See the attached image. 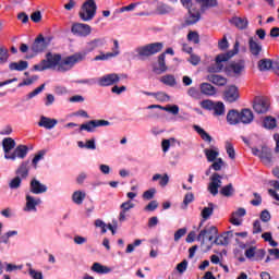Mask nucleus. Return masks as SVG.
<instances>
[{"label": "nucleus", "instance_id": "32", "mask_svg": "<svg viewBox=\"0 0 279 279\" xmlns=\"http://www.w3.org/2000/svg\"><path fill=\"white\" fill-rule=\"evenodd\" d=\"M92 271H94L95 274H110V271H112V269L108 266H104L100 263H94L92 266Z\"/></svg>", "mask_w": 279, "mask_h": 279}, {"label": "nucleus", "instance_id": "7", "mask_svg": "<svg viewBox=\"0 0 279 279\" xmlns=\"http://www.w3.org/2000/svg\"><path fill=\"white\" fill-rule=\"evenodd\" d=\"M252 154L257 156L266 166H269L272 162L271 149H269L267 146H263L260 149L253 148Z\"/></svg>", "mask_w": 279, "mask_h": 279}, {"label": "nucleus", "instance_id": "42", "mask_svg": "<svg viewBox=\"0 0 279 279\" xmlns=\"http://www.w3.org/2000/svg\"><path fill=\"white\" fill-rule=\"evenodd\" d=\"M214 210H215V205H213V203H209L208 207H204V209L202 210L203 219H209Z\"/></svg>", "mask_w": 279, "mask_h": 279}, {"label": "nucleus", "instance_id": "40", "mask_svg": "<svg viewBox=\"0 0 279 279\" xmlns=\"http://www.w3.org/2000/svg\"><path fill=\"white\" fill-rule=\"evenodd\" d=\"M157 180L159 181L160 186H167L169 184V175L168 174H155L153 175V182H157Z\"/></svg>", "mask_w": 279, "mask_h": 279}, {"label": "nucleus", "instance_id": "48", "mask_svg": "<svg viewBox=\"0 0 279 279\" xmlns=\"http://www.w3.org/2000/svg\"><path fill=\"white\" fill-rule=\"evenodd\" d=\"M153 97H155V99H157L161 104L165 101H169V99H170L169 95H167L165 92L155 93V94H153Z\"/></svg>", "mask_w": 279, "mask_h": 279}, {"label": "nucleus", "instance_id": "13", "mask_svg": "<svg viewBox=\"0 0 279 279\" xmlns=\"http://www.w3.org/2000/svg\"><path fill=\"white\" fill-rule=\"evenodd\" d=\"M210 180L211 182L208 185V191L215 196L219 193V189H221V175H219V173H214L210 177Z\"/></svg>", "mask_w": 279, "mask_h": 279}, {"label": "nucleus", "instance_id": "14", "mask_svg": "<svg viewBox=\"0 0 279 279\" xmlns=\"http://www.w3.org/2000/svg\"><path fill=\"white\" fill-rule=\"evenodd\" d=\"M119 74H107L98 80L99 86H112L119 82Z\"/></svg>", "mask_w": 279, "mask_h": 279}, {"label": "nucleus", "instance_id": "23", "mask_svg": "<svg viewBox=\"0 0 279 279\" xmlns=\"http://www.w3.org/2000/svg\"><path fill=\"white\" fill-rule=\"evenodd\" d=\"M199 92L201 95H205L206 97H214V95H217V88L210 83H202L199 85Z\"/></svg>", "mask_w": 279, "mask_h": 279}, {"label": "nucleus", "instance_id": "21", "mask_svg": "<svg viewBox=\"0 0 279 279\" xmlns=\"http://www.w3.org/2000/svg\"><path fill=\"white\" fill-rule=\"evenodd\" d=\"M38 125L46 130H53V128L58 125V120L41 116Z\"/></svg>", "mask_w": 279, "mask_h": 279}, {"label": "nucleus", "instance_id": "20", "mask_svg": "<svg viewBox=\"0 0 279 279\" xmlns=\"http://www.w3.org/2000/svg\"><path fill=\"white\" fill-rule=\"evenodd\" d=\"M105 43H106L105 39L96 38L87 43L85 51L76 52V53H85V57H86V54L90 53V51H95L97 47H104Z\"/></svg>", "mask_w": 279, "mask_h": 279}, {"label": "nucleus", "instance_id": "62", "mask_svg": "<svg viewBox=\"0 0 279 279\" xmlns=\"http://www.w3.org/2000/svg\"><path fill=\"white\" fill-rule=\"evenodd\" d=\"M265 254H266L265 250L256 248L255 256H254L255 260H263V258H265Z\"/></svg>", "mask_w": 279, "mask_h": 279}, {"label": "nucleus", "instance_id": "44", "mask_svg": "<svg viewBox=\"0 0 279 279\" xmlns=\"http://www.w3.org/2000/svg\"><path fill=\"white\" fill-rule=\"evenodd\" d=\"M113 45H114V48L112 49V52L105 53L106 60H110V58H117V56H119V53H120V51H119V41L114 40Z\"/></svg>", "mask_w": 279, "mask_h": 279}, {"label": "nucleus", "instance_id": "63", "mask_svg": "<svg viewBox=\"0 0 279 279\" xmlns=\"http://www.w3.org/2000/svg\"><path fill=\"white\" fill-rule=\"evenodd\" d=\"M28 274L33 279H43V272L36 271L33 268H29Z\"/></svg>", "mask_w": 279, "mask_h": 279}, {"label": "nucleus", "instance_id": "1", "mask_svg": "<svg viewBox=\"0 0 279 279\" xmlns=\"http://www.w3.org/2000/svg\"><path fill=\"white\" fill-rule=\"evenodd\" d=\"M86 59V53H74L72 56L62 59V56L58 53L48 52L46 58L43 59L38 64L33 66L34 71H47L52 69L59 73H66L71 71L77 62H82Z\"/></svg>", "mask_w": 279, "mask_h": 279}, {"label": "nucleus", "instance_id": "43", "mask_svg": "<svg viewBox=\"0 0 279 279\" xmlns=\"http://www.w3.org/2000/svg\"><path fill=\"white\" fill-rule=\"evenodd\" d=\"M10 58V52L8 48L0 46V64H5Z\"/></svg>", "mask_w": 279, "mask_h": 279}, {"label": "nucleus", "instance_id": "16", "mask_svg": "<svg viewBox=\"0 0 279 279\" xmlns=\"http://www.w3.org/2000/svg\"><path fill=\"white\" fill-rule=\"evenodd\" d=\"M165 58H166V54L161 53L158 57L157 64L154 65V68H153L154 73H157V75H162V73H167V71L169 69L167 66V63L165 62Z\"/></svg>", "mask_w": 279, "mask_h": 279}, {"label": "nucleus", "instance_id": "17", "mask_svg": "<svg viewBox=\"0 0 279 279\" xmlns=\"http://www.w3.org/2000/svg\"><path fill=\"white\" fill-rule=\"evenodd\" d=\"M17 178L25 180L29 175V160L22 161L15 170Z\"/></svg>", "mask_w": 279, "mask_h": 279}, {"label": "nucleus", "instance_id": "15", "mask_svg": "<svg viewBox=\"0 0 279 279\" xmlns=\"http://www.w3.org/2000/svg\"><path fill=\"white\" fill-rule=\"evenodd\" d=\"M189 14L185 17V25H195V23H198L199 19H202V13H199V10L197 9H187Z\"/></svg>", "mask_w": 279, "mask_h": 279}, {"label": "nucleus", "instance_id": "55", "mask_svg": "<svg viewBox=\"0 0 279 279\" xmlns=\"http://www.w3.org/2000/svg\"><path fill=\"white\" fill-rule=\"evenodd\" d=\"M187 62H191L193 66H197L202 62V57L191 53L190 58L187 59Z\"/></svg>", "mask_w": 279, "mask_h": 279}, {"label": "nucleus", "instance_id": "12", "mask_svg": "<svg viewBox=\"0 0 279 279\" xmlns=\"http://www.w3.org/2000/svg\"><path fill=\"white\" fill-rule=\"evenodd\" d=\"M213 233L217 234V227L205 228L201 230L199 234L197 235V241L204 245V243H206V239H208V241H213Z\"/></svg>", "mask_w": 279, "mask_h": 279}, {"label": "nucleus", "instance_id": "39", "mask_svg": "<svg viewBox=\"0 0 279 279\" xmlns=\"http://www.w3.org/2000/svg\"><path fill=\"white\" fill-rule=\"evenodd\" d=\"M160 82L166 86H175V76L167 74L160 77Z\"/></svg>", "mask_w": 279, "mask_h": 279}, {"label": "nucleus", "instance_id": "50", "mask_svg": "<svg viewBox=\"0 0 279 279\" xmlns=\"http://www.w3.org/2000/svg\"><path fill=\"white\" fill-rule=\"evenodd\" d=\"M21 182H23V179L16 175L11 180L9 186L10 189H21Z\"/></svg>", "mask_w": 279, "mask_h": 279}, {"label": "nucleus", "instance_id": "29", "mask_svg": "<svg viewBox=\"0 0 279 279\" xmlns=\"http://www.w3.org/2000/svg\"><path fill=\"white\" fill-rule=\"evenodd\" d=\"M229 71H232L234 75H241L243 71H245V62L239 61V62H233L228 66Z\"/></svg>", "mask_w": 279, "mask_h": 279}, {"label": "nucleus", "instance_id": "38", "mask_svg": "<svg viewBox=\"0 0 279 279\" xmlns=\"http://www.w3.org/2000/svg\"><path fill=\"white\" fill-rule=\"evenodd\" d=\"M194 129H195V132L199 134L201 138H203L206 143H211L213 137L204 129L197 125H195Z\"/></svg>", "mask_w": 279, "mask_h": 279}, {"label": "nucleus", "instance_id": "51", "mask_svg": "<svg viewBox=\"0 0 279 279\" xmlns=\"http://www.w3.org/2000/svg\"><path fill=\"white\" fill-rule=\"evenodd\" d=\"M187 40H191L192 43H194V45H199V34H197V32L191 31L187 34Z\"/></svg>", "mask_w": 279, "mask_h": 279}, {"label": "nucleus", "instance_id": "33", "mask_svg": "<svg viewBox=\"0 0 279 279\" xmlns=\"http://www.w3.org/2000/svg\"><path fill=\"white\" fill-rule=\"evenodd\" d=\"M211 110L214 111L215 117H223V114H226V105L221 101H216L214 102Z\"/></svg>", "mask_w": 279, "mask_h": 279}, {"label": "nucleus", "instance_id": "10", "mask_svg": "<svg viewBox=\"0 0 279 279\" xmlns=\"http://www.w3.org/2000/svg\"><path fill=\"white\" fill-rule=\"evenodd\" d=\"M253 109L257 114H265L269 110V99L265 97L255 98Z\"/></svg>", "mask_w": 279, "mask_h": 279}, {"label": "nucleus", "instance_id": "28", "mask_svg": "<svg viewBox=\"0 0 279 279\" xmlns=\"http://www.w3.org/2000/svg\"><path fill=\"white\" fill-rule=\"evenodd\" d=\"M120 208H121V211L119 215V221L123 222L125 221V213L134 208V203H132V201H126L121 204Z\"/></svg>", "mask_w": 279, "mask_h": 279}, {"label": "nucleus", "instance_id": "59", "mask_svg": "<svg viewBox=\"0 0 279 279\" xmlns=\"http://www.w3.org/2000/svg\"><path fill=\"white\" fill-rule=\"evenodd\" d=\"M263 232V227L260 226V220H255L253 222V234H260Z\"/></svg>", "mask_w": 279, "mask_h": 279}, {"label": "nucleus", "instance_id": "58", "mask_svg": "<svg viewBox=\"0 0 279 279\" xmlns=\"http://www.w3.org/2000/svg\"><path fill=\"white\" fill-rule=\"evenodd\" d=\"M31 21H33V23H40V21H43V14L40 13V11L32 13Z\"/></svg>", "mask_w": 279, "mask_h": 279}, {"label": "nucleus", "instance_id": "30", "mask_svg": "<svg viewBox=\"0 0 279 279\" xmlns=\"http://www.w3.org/2000/svg\"><path fill=\"white\" fill-rule=\"evenodd\" d=\"M29 149L27 148L26 145H19L13 153H11V155H15V159L20 158L21 160H23V158H26L27 156V151Z\"/></svg>", "mask_w": 279, "mask_h": 279}, {"label": "nucleus", "instance_id": "61", "mask_svg": "<svg viewBox=\"0 0 279 279\" xmlns=\"http://www.w3.org/2000/svg\"><path fill=\"white\" fill-rule=\"evenodd\" d=\"M186 267H189V262L184 259L183 262L177 265V271H179V274H184V271H186Z\"/></svg>", "mask_w": 279, "mask_h": 279}, {"label": "nucleus", "instance_id": "25", "mask_svg": "<svg viewBox=\"0 0 279 279\" xmlns=\"http://www.w3.org/2000/svg\"><path fill=\"white\" fill-rule=\"evenodd\" d=\"M201 8V12L204 13L206 10H210V8H217L219 2L217 0H196Z\"/></svg>", "mask_w": 279, "mask_h": 279}, {"label": "nucleus", "instance_id": "46", "mask_svg": "<svg viewBox=\"0 0 279 279\" xmlns=\"http://www.w3.org/2000/svg\"><path fill=\"white\" fill-rule=\"evenodd\" d=\"M45 158V150H40L32 160L34 169H38V162Z\"/></svg>", "mask_w": 279, "mask_h": 279}, {"label": "nucleus", "instance_id": "27", "mask_svg": "<svg viewBox=\"0 0 279 279\" xmlns=\"http://www.w3.org/2000/svg\"><path fill=\"white\" fill-rule=\"evenodd\" d=\"M208 82L215 84L216 86H226L228 84V78L219 75V74H210L207 77Z\"/></svg>", "mask_w": 279, "mask_h": 279}, {"label": "nucleus", "instance_id": "52", "mask_svg": "<svg viewBox=\"0 0 279 279\" xmlns=\"http://www.w3.org/2000/svg\"><path fill=\"white\" fill-rule=\"evenodd\" d=\"M95 128L96 126L94 120H90L89 122L82 124L80 130H85L86 132H94Z\"/></svg>", "mask_w": 279, "mask_h": 279}, {"label": "nucleus", "instance_id": "64", "mask_svg": "<svg viewBox=\"0 0 279 279\" xmlns=\"http://www.w3.org/2000/svg\"><path fill=\"white\" fill-rule=\"evenodd\" d=\"M268 254L272 256L275 260H279V248H269Z\"/></svg>", "mask_w": 279, "mask_h": 279}, {"label": "nucleus", "instance_id": "57", "mask_svg": "<svg viewBox=\"0 0 279 279\" xmlns=\"http://www.w3.org/2000/svg\"><path fill=\"white\" fill-rule=\"evenodd\" d=\"M154 195H156V189H149L143 193V199H154Z\"/></svg>", "mask_w": 279, "mask_h": 279}, {"label": "nucleus", "instance_id": "8", "mask_svg": "<svg viewBox=\"0 0 279 279\" xmlns=\"http://www.w3.org/2000/svg\"><path fill=\"white\" fill-rule=\"evenodd\" d=\"M49 39L45 38L43 35H39L31 46V51L34 53V56H36V53H43V51L49 47Z\"/></svg>", "mask_w": 279, "mask_h": 279}, {"label": "nucleus", "instance_id": "56", "mask_svg": "<svg viewBox=\"0 0 279 279\" xmlns=\"http://www.w3.org/2000/svg\"><path fill=\"white\" fill-rule=\"evenodd\" d=\"M45 90V84L40 85L39 87L35 88L33 92H31L27 97L28 99H33V97H36V95H40Z\"/></svg>", "mask_w": 279, "mask_h": 279}, {"label": "nucleus", "instance_id": "2", "mask_svg": "<svg viewBox=\"0 0 279 279\" xmlns=\"http://www.w3.org/2000/svg\"><path fill=\"white\" fill-rule=\"evenodd\" d=\"M227 121L230 125H238V123L250 125L254 121V112L247 108L241 111L232 109L227 113Z\"/></svg>", "mask_w": 279, "mask_h": 279}, {"label": "nucleus", "instance_id": "47", "mask_svg": "<svg viewBox=\"0 0 279 279\" xmlns=\"http://www.w3.org/2000/svg\"><path fill=\"white\" fill-rule=\"evenodd\" d=\"M221 195L225 197H230L234 193V187H232V183L223 186L220 191Z\"/></svg>", "mask_w": 279, "mask_h": 279}, {"label": "nucleus", "instance_id": "60", "mask_svg": "<svg viewBox=\"0 0 279 279\" xmlns=\"http://www.w3.org/2000/svg\"><path fill=\"white\" fill-rule=\"evenodd\" d=\"M256 250H257L256 246H251L246 248L244 253L246 258H250V259L254 258V256L256 255Z\"/></svg>", "mask_w": 279, "mask_h": 279}, {"label": "nucleus", "instance_id": "36", "mask_svg": "<svg viewBox=\"0 0 279 279\" xmlns=\"http://www.w3.org/2000/svg\"><path fill=\"white\" fill-rule=\"evenodd\" d=\"M204 154H205L208 162H215L217 160L218 156H219V150L206 148L204 150Z\"/></svg>", "mask_w": 279, "mask_h": 279}, {"label": "nucleus", "instance_id": "35", "mask_svg": "<svg viewBox=\"0 0 279 279\" xmlns=\"http://www.w3.org/2000/svg\"><path fill=\"white\" fill-rule=\"evenodd\" d=\"M232 23L238 29H246L248 25L247 17H233Z\"/></svg>", "mask_w": 279, "mask_h": 279}, {"label": "nucleus", "instance_id": "26", "mask_svg": "<svg viewBox=\"0 0 279 279\" xmlns=\"http://www.w3.org/2000/svg\"><path fill=\"white\" fill-rule=\"evenodd\" d=\"M171 12H173V7L165 2H158L155 9V14L159 15L171 14Z\"/></svg>", "mask_w": 279, "mask_h": 279}, {"label": "nucleus", "instance_id": "41", "mask_svg": "<svg viewBox=\"0 0 279 279\" xmlns=\"http://www.w3.org/2000/svg\"><path fill=\"white\" fill-rule=\"evenodd\" d=\"M263 126L266 128V130H274V128H276V118L266 117Z\"/></svg>", "mask_w": 279, "mask_h": 279}, {"label": "nucleus", "instance_id": "22", "mask_svg": "<svg viewBox=\"0 0 279 279\" xmlns=\"http://www.w3.org/2000/svg\"><path fill=\"white\" fill-rule=\"evenodd\" d=\"M43 201H40V198H35L34 196L26 195V206L24 210L26 213H32V210L36 211V206H38Z\"/></svg>", "mask_w": 279, "mask_h": 279}, {"label": "nucleus", "instance_id": "53", "mask_svg": "<svg viewBox=\"0 0 279 279\" xmlns=\"http://www.w3.org/2000/svg\"><path fill=\"white\" fill-rule=\"evenodd\" d=\"M223 165H225L223 159L218 158L216 159V161L213 162V165L210 166V169H214V171H221Z\"/></svg>", "mask_w": 279, "mask_h": 279}, {"label": "nucleus", "instance_id": "19", "mask_svg": "<svg viewBox=\"0 0 279 279\" xmlns=\"http://www.w3.org/2000/svg\"><path fill=\"white\" fill-rule=\"evenodd\" d=\"M248 49L252 56H260V51H263V45L258 43V39L254 37L248 38Z\"/></svg>", "mask_w": 279, "mask_h": 279}, {"label": "nucleus", "instance_id": "9", "mask_svg": "<svg viewBox=\"0 0 279 279\" xmlns=\"http://www.w3.org/2000/svg\"><path fill=\"white\" fill-rule=\"evenodd\" d=\"M2 147L5 160H16V156L10 153L14 147H16V142L12 137H5L2 141Z\"/></svg>", "mask_w": 279, "mask_h": 279}, {"label": "nucleus", "instance_id": "4", "mask_svg": "<svg viewBox=\"0 0 279 279\" xmlns=\"http://www.w3.org/2000/svg\"><path fill=\"white\" fill-rule=\"evenodd\" d=\"M239 47H240V44H239V40H236L232 50L228 51L227 53L218 54L216 57V69H214L213 71L215 73H219V71L223 69V62H228L230 58H234V56L239 53Z\"/></svg>", "mask_w": 279, "mask_h": 279}, {"label": "nucleus", "instance_id": "6", "mask_svg": "<svg viewBox=\"0 0 279 279\" xmlns=\"http://www.w3.org/2000/svg\"><path fill=\"white\" fill-rule=\"evenodd\" d=\"M71 32L74 36H80L81 38H86V36H90L93 28L88 24L74 23V24H72Z\"/></svg>", "mask_w": 279, "mask_h": 279}, {"label": "nucleus", "instance_id": "11", "mask_svg": "<svg viewBox=\"0 0 279 279\" xmlns=\"http://www.w3.org/2000/svg\"><path fill=\"white\" fill-rule=\"evenodd\" d=\"M239 87L231 85L226 88L223 92V99L228 104H234V101H239Z\"/></svg>", "mask_w": 279, "mask_h": 279}, {"label": "nucleus", "instance_id": "34", "mask_svg": "<svg viewBox=\"0 0 279 279\" xmlns=\"http://www.w3.org/2000/svg\"><path fill=\"white\" fill-rule=\"evenodd\" d=\"M274 66V61L271 59H260L257 63L259 71H269Z\"/></svg>", "mask_w": 279, "mask_h": 279}, {"label": "nucleus", "instance_id": "45", "mask_svg": "<svg viewBox=\"0 0 279 279\" xmlns=\"http://www.w3.org/2000/svg\"><path fill=\"white\" fill-rule=\"evenodd\" d=\"M187 95H189L190 97H192V99H196V100L202 99V92L198 90V89L195 88V87L189 88Z\"/></svg>", "mask_w": 279, "mask_h": 279}, {"label": "nucleus", "instance_id": "31", "mask_svg": "<svg viewBox=\"0 0 279 279\" xmlns=\"http://www.w3.org/2000/svg\"><path fill=\"white\" fill-rule=\"evenodd\" d=\"M29 66V63L27 61H19V62H11L9 64L10 71H25Z\"/></svg>", "mask_w": 279, "mask_h": 279}, {"label": "nucleus", "instance_id": "37", "mask_svg": "<svg viewBox=\"0 0 279 279\" xmlns=\"http://www.w3.org/2000/svg\"><path fill=\"white\" fill-rule=\"evenodd\" d=\"M84 199H86V193L82 191H76L72 195V201L74 204H77L78 206L83 204Z\"/></svg>", "mask_w": 279, "mask_h": 279}, {"label": "nucleus", "instance_id": "24", "mask_svg": "<svg viewBox=\"0 0 279 279\" xmlns=\"http://www.w3.org/2000/svg\"><path fill=\"white\" fill-rule=\"evenodd\" d=\"M232 236H234V232L227 231V232L218 235L215 239V243H216V245H228V243H230V239H232Z\"/></svg>", "mask_w": 279, "mask_h": 279}, {"label": "nucleus", "instance_id": "18", "mask_svg": "<svg viewBox=\"0 0 279 279\" xmlns=\"http://www.w3.org/2000/svg\"><path fill=\"white\" fill-rule=\"evenodd\" d=\"M31 193H34L35 195L47 193V185L40 183L37 179H33L31 181Z\"/></svg>", "mask_w": 279, "mask_h": 279}, {"label": "nucleus", "instance_id": "5", "mask_svg": "<svg viewBox=\"0 0 279 279\" xmlns=\"http://www.w3.org/2000/svg\"><path fill=\"white\" fill-rule=\"evenodd\" d=\"M159 51H162V43H154V44H149V45L136 48V53L141 58H149V56L159 53Z\"/></svg>", "mask_w": 279, "mask_h": 279}, {"label": "nucleus", "instance_id": "3", "mask_svg": "<svg viewBox=\"0 0 279 279\" xmlns=\"http://www.w3.org/2000/svg\"><path fill=\"white\" fill-rule=\"evenodd\" d=\"M95 14H97V3L95 0H86L78 12L81 21H93V19H95Z\"/></svg>", "mask_w": 279, "mask_h": 279}, {"label": "nucleus", "instance_id": "49", "mask_svg": "<svg viewBox=\"0 0 279 279\" xmlns=\"http://www.w3.org/2000/svg\"><path fill=\"white\" fill-rule=\"evenodd\" d=\"M226 150H227L229 158H231V160H234L236 153L234 151V146H232V143H230V142L226 143Z\"/></svg>", "mask_w": 279, "mask_h": 279}, {"label": "nucleus", "instance_id": "54", "mask_svg": "<svg viewBox=\"0 0 279 279\" xmlns=\"http://www.w3.org/2000/svg\"><path fill=\"white\" fill-rule=\"evenodd\" d=\"M214 106L215 101L210 99L201 101V108H203L204 110H213Z\"/></svg>", "mask_w": 279, "mask_h": 279}]
</instances>
